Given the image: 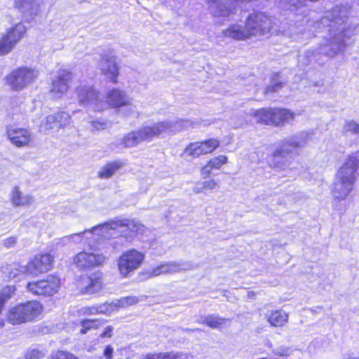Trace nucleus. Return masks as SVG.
<instances>
[{"label": "nucleus", "instance_id": "f257e3e1", "mask_svg": "<svg viewBox=\"0 0 359 359\" xmlns=\"http://www.w3.org/2000/svg\"><path fill=\"white\" fill-rule=\"evenodd\" d=\"M350 12L351 6L346 4L336 6L325 13L322 23L330 29L329 38L320 46L321 53L332 57L346 48V40L354 35V29L345 25Z\"/></svg>", "mask_w": 359, "mask_h": 359}, {"label": "nucleus", "instance_id": "f03ea898", "mask_svg": "<svg viewBox=\"0 0 359 359\" xmlns=\"http://www.w3.org/2000/svg\"><path fill=\"white\" fill-rule=\"evenodd\" d=\"M359 168V151L352 153L336 173L332 194L335 200H345L352 191Z\"/></svg>", "mask_w": 359, "mask_h": 359}, {"label": "nucleus", "instance_id": "7ed1b4c3", "mask_svg": "<svg viewBox=\"0 0 359 359\" xmlns=\"http://www.w3.org/2000/svg\"><path fill=\"white\" fill-rule=\"evenodd\" d=\"M43 306L38 301H27L11 307L6 313L7 321L20 325L35 320L43 312Z\"/></svg>", "mask_w": 359, "mask_h": 359}, {"label": "nucleus", "instance_id": "20e7f679", "mask_svg": "<svg viewBox=\"0 0 359 359\" xmlns=\"http://www.w3.org/2000/svg\"><path fill=\"white\" fill-rule=\"evenodd\" d=\"M104 225L103 228L105 233L107 234V238L110 236V231L121 228L122 229L121 236L129 243L132 242L138 234H142L146 231V227L135 219L116 218L104 223Z\"/></svg>", "mask_w": 359, "mask_h": 359}, {"label": "nucleus", "instance_id": "39448f33", "mask_svg": "<svg viewBox=\"0 0 359 359\" xmlns=\"http://www.w3.org/2000/svg\"><path fill=\"white\" fill-rule=\"evenodd\" d=\"M79 104L86 107L88 110L101 111L107 109V103L101 96V94L93 86L81 83L76 88Z\"/></svg>", "mask_w": 359, "mask_h": 359}, {"label": "nucleus", "instance_id": "423d86ee", "mask_svg": "<svg viewBox=\"0 0 359 359\" xmlns=\"http://www.w3.org/2000/svg\"><path fill=\"white\" fill-rule=\"evenodd\" d=\"M39 72L35 69L22 67L11 71L5 78V83L14 91H20L33 83Z\"/></svg>", "mask_w": 359, "mask_h": 359}, {"label": "nucleus", "instance_id": "0eeeda50", "mask_svg": "<svg viewBox=\"0 0 359 359\" xmlns=\"http://www.w3.org/2000/svg\"><path fill=\"white\" fill-rule=\"evenodd\" d=\"M61 287L58 276L48 275L45 278L27 283L26 288L32 294L44 297H50L57 294Z\"/></svg>", "mask_w": 359, "mask_h": 359}, {"label": "nucleus", "instance_id": "6e6552de", "mask_svg": "<svg viewBox=\"0 0 359 359\" xmlns=\"http://www.w3.org/2000/svg\"><path fill=\"white\" fill-rule=\"evenodd\" d=\"M144 258V254L136 249L123 252L117 259V268L120 275L123 278L130 276L141 266Z\"/></svg>", "mask_w": 359, "mask_h": 359}, {"label": "nucleus", "instance_id": "1a4fd4ad", "mask_svg": "<svg viewBox=\"0 0 359 359\" xmlns=\"http://www.w3.org/2000/svg\"><path fill=\"white\" fill-rule=\"evenodd\" d=\"M26 32L27 27L22 22L17 23L7 29L6 32L0 37V55L10 53L24 38Z\"/></svg>", "mask_w": 359, "mask_h": 359}, {"label": "nucleus", "instance_id": "9d476101", "mask_svg": "<svg viewBox=\"0 0 359 359\" xmlns=\"http://www.w3.org/2000/svg\"><path fill=\"white\" fill-rule=\"evenodd\" d=\"M109 259V256L100 252L98 250L90 248V251L83 250L74 257V263L82 269H91L103 266Z\"/></svg>", "mask_w": 359, "mask_h": 359}, {"label": "nucleus", "instance_id": "9b49d317", "mask_svg": "<svg viewBox=\"0 0 359 359\" xmlns=\"http://www.w3.org/2000/svg\"><path fill=\"white\" fill-rule=\"evenodd\" d=\"M192 126L189 120H178L177 121H163L154 123L152 126H144L149 140L161 134L180 130Z\"/></svg>", "mask_w": 359, "mask_h": 359}, {"label": "nucleus", "instance_id": "f8f14e48", "mask_svg": "<svg viewBox=\"0 0 359 359\" xmlns=\"http://www.w3.org/2000/svg\"><path fill=\"white\" fill-rule=\"evenodd\" d=\"M219 146L217 139H210L203 142H196L188 144L184 150L182 156L185 159L198 158L201 155L212 153Z\"/></svg>", "mask_w": 359, "mask_h": 359}, {"label": "nucleus", "instance_id": "ddd939ff", "mask_svg": "<svg viewBox=\"0 0 359 359\" xmlns=\"http://www.w3.org/2000/svg\"><path fill=\"white\" fill-rule=\"evenodd\" d=\"M43 0H13V7L26 22H32L39 14Z\"/></svg>", "mask_w": 359, "mask_h": 359}, {"label": "nucleus", "instance_id": "4468645a", "mask_svg": "<svg viewBox=\"0 0 359 359\" xmlns=\"http://www.w3.org/2000/svg\"><path fill=\"white\" fill-rule=\"evenodd\" d=\"M104 284L102 273H95L82 276L77 282V288L82 294H94L102 290Z\"/></svg>", "mask_w": 359, "mask_h": 359}, {"label": "nucleus", "instance_id": "2eb2a0df", "mask_svg": "<svg viewBox=\"0 0 359 359\" xmlns=\"http://www.w3.org/2000/svg\"><path fill=\"white\" fill-rule=\"evenodd\" d=\"M192 265L189 262H164L153 267L149 272L150 277L173 274L182 271L189 270Z\"/></svg>", "mask_w": 359, "mask_h": 359}, {"label": "nucleus", "instance_id": "dca6fc26", "mask_svg": "<svg viewBox=\"0 0 359 359\" xmlns=\"http://www.w3.org/2000/svg\"><path fill=\"white\" fill-rule=\"evenodd\" d=\"M308 139L309 135L305 133H299L292 135L283 140L278 145L276 151L290 156L299 149L303 147L306 144Z\"/></svg>", "mask_w": 359, "mask_h": 359}, {"label": "nucleus", "instance_id": "f3484780", "mask_svg": "<svg viewBox=\"0 0 359 359\" xmlns=\"http://www.w3.org/2000/svg\"><path fill=\"white\" fill-rule=\"evenodd\" d=\"M104 224L95 226L91 229L85 230L83 232L79 233L72 234L64 238V241L68 242H73L76 244L80 243H89L93 240H97L99 238H107V234L105 233Z\"/></svg>", "mask_w": 359, "mask_h": 359}, {"label": "nucleus", "instance_id": "a211bd4d", "mask_svg": "<svg viewBox=\"0 0 359 359\" xmlns=\"http://www.w3.org/2000/svg\"><path fill=\"white\" fill-rule=\"evenodd\" d=\"M72 79V73L67 69H60L52 81L50 95L53 99L61 98L69 89V81Z\"/></svg>", "mask_w": 359, "mask_h": 359}, {"label": "nucleus", "instance_id": "6ab92c4d", "mask_svg": "<svg viewBox=\"0 0 359 359\" xmlns=\"http://www.w3.org/2000/svg\"><path fill=\"white\" fill-rule=\"evenodd\" d=\"M53 260L54 257L48 253L36 255L27 264L26 271L34 276L46 273L51 269Z\"/></svg>", "mask_w": 359, "mask_h": 359}, {"label": "nucleus", "instance_id": "aec40b11", "mask_svg": "<svg viewBox=\"0 0 359 359\" xmlns=\"http://www.w3.org/2000/svg\"><path fill=\"white\" fill-rule=\"evenodd\" d=\"M254 17L248 18L245 25L235 24L231 25L224 31L226 36L231 37L236 40H247L252 38V34L257 32L255 27H251Z\"/></svg>", "mask_w": 359, "mask_h": 359}, {"label": "nucleus", "instance_id": "412c9836", "mask_svg": "<svg viewBox=\"0 0 359 359\" xmlns=\"http://www.w3.org/2000/svg\"><path fill=\"white\" fill-rule=\"evenodd\" d=\"M100 68L102 73L113 83L117 82L118 76V67L116 61V57L112 53L103 55L100 62Z\"/></svg>", "mask_w": 359, "mask_h": 359}, {"label": "nucleus", "instance_id": "4be33fe9", "mask_svg": "<svg viewBox=\"0 0 359 359\" xmlns=\"http://www.w3.org/2000/svg\"><path fill=\"white\" fill-rule=\"evenodd\" d=\"M7 135L12 144L17 147H26L32 140V133L27 129L14 126L8 127Z\"/></svg>", "mask_w": 359, "mask_h": 359}, {"label": "nucleus", "instance_id": "5701e85b", "mask_svg": "<svg viewBox=\"0 0 359 359\" xmlns=\"http://www.w3.org/2000/svg\"><path fill=\"white\" fill-rule=\"evenodd\" d=\"M138 302V299L134 296H128L116 299L110 303L104 302L97 304L98 314H107L113 312L119 308H125L134 305Z\"/></svg>", "mask_w": 359, "mask_h": 359}, {"label": "nucleus", "instance_id": "b1692460", "mask_svg": "<svg viewBox=\"0 0 359 359\" xmlns=\"http://www.w3.org/2000/svg\"><path fill=\"white\" fill-rule=\"evenodd\" d=\"M252 17H254V20L252 21L251 27L257 29V32L252 34V37L262 36L270 32L272 27V22L269 17L263 13H257L251 14L248 18Z\"/></svg>", "mask_w": 359, "mask_h": 359}, {"label": "nucleus", "instance_id": "393cba45", "mask_svg": "<svg viewBox=\"0 0 359 359\" xmlns=\"http://www.w3.org/2000/svg\"><path fill=\"white\" fill-rule=\"evenodd\" d=\"M107 107L110 106L114 108H120L124 106L130 105L131 99L126 93L118 88L109 90L106 94Z\"/></svg>", "mask_w": 359, "mask_h": 359}, {"label": "nucleus", "instance_id": "a878e982", "mask_svg": "<svg viewBox=\"0 0 359 359\" xmlns=\"http://www.w3.org/2000/svg\"><path fill=\"white\" fill-rule=\"evenodd\" d=\"M292 163V158L291 156H287L276 150L268 157L269 166L278 171H285L290 169Z\"/></svg>", "mask_w": 359, "mask_h": 359}, {"label": "nucleus", "instance_id": "bb28decb", "mask_svg": "<svg viewBox=\"0 0 359 359\" xmlns=\"http://www.w3.org/2000/svg\"><path fill=\"white\" fill-rule=\"evenodd\" d=\"M147 140H149L144 129V126H142L139 129L126 135L121 139V144L124 147H134L142 142Z\"/></svg>", "mask_w": 359, "mask_h": 359}, {"label": "nucleus", "instance_id": "cd10ccee", "mask_svg": "<svg viewBox=\"0 0 359 359\" xmlns=\"http://www.w3.org/2000/svg\"><path fill=\"white\" fill-rule=\"evenodd\" d=\"M10 201L13 206H29L33 203V197L29 194H23L18 186L12 188L10 193Z\"/></svg>", "mask_w": 359, "mask_h": 359}, {"label": "nucleus", "instance_id": "c85d7f7f", "mask_svg": "<svg viewBox=\"0 0 359 359\" xmlns=\"http://www.w3.org/2000/svg\"><path fill=\"white\" fill-rule=\"evenodd\" d=\"M231 0H207L209 8L214 15L228 16L231 13Z\"/></svg>", "mask_w": 359, "mask_h": 359}, {"label": "nucleus", "instance_id": "c756f323", "mask_svg": "<svg viewBox=\"0 0 359 359\" xmlns=\"http://www.w3.org/2000/svg\"><path fill=\"white\" fill-rule=\"evenodd\" d=\"M248 114L254 116L257 123L273 126V109L272 108L251 109Z\"/></svg>", "mask_w": 359, "mask_h": 359}, {"label": "nucleus", "instance_id": "7c9ffc66", "mask_svg": "<svg viewBox=\"0 0 359 359\" xmlns=\"http://www.w3.org/2000/svg\"><path fill=\"white\" fill-rule=\"evenodd\" d=\"M126 165L122 160H116L104 164L98 171L97 176L100 179H109L112 177L116 171Z\"/></svg>", "mask_w": 359, "mask_h": 359}, {"label": "nucleus", "instance_id": "2f4dec72", "mask_svg": "<svg viewBox=\"0 0 359 359\" xmlns=\"http://www.w3.org/2000/svg\"><path fill=\"white\" fill-rule=\"evenodd\" d=\"M273 126H280L285 123H290L295 117L296 114L287 109H273Z\"/></svg>", "mask_w": 359, "mask_h": 359}, {"label": "nucleus", "instance_id": "473e14b6", "mask_svg": "<svg viewBox=\"0 0 359 359\" xmlns=\"http://www.w3.org/2000/svg\"><path fill=\"white\" fill-rule=\"evenodd\" d=\"M266 317L267 321L273 327H282L288 321V315L282 310L271 311Z\"/></svg>", "mask_w": 359, "mask_h": 359}, {"label": "nucleus", "instance_id": "72a5a7b5", "mask_svg": "<svg viewBox=\"0 0 359 359\" xmlns=\"http://www.w3.org/2000/svg\"><path fill=\"white\" fill-rule=\"evenodd\" d=\"M182 356L181 352H147L139 356V359H179Z\"/></svg>", "mask_w": 359, "mask_h": 359}, {"label": "nucleus", "instance_id": "f704fd0d", "mask_svg": "<svg viewBox=\"0 0 359 359\" xmlns=\"http://www.w3.org/2000/svg\"><path fill=\"white\" fill-rule=\"evenodd\" d=\"M40 130L44 133H49L53 130H57V116L54 114L46 116L41 121Z\"/></svg>", "mask_w": 359, "mask_h": 359}, {"label": "nucleus", "instance_id": "c9c22d12", "mask_svg": "<svg viewBox=\"0 0 359 359\" xmlns=\"http://www.w3.org/2000/svg\"><path fill=\"white\" fill-rule=\"evenodd\" d=\"M226 319L221 318L218 316L208 315L203 318L200 322L203 324H205L211 328H219L222 325L226 323Z\"/></svg>", "mask_w": 359, "mask_h": 359}, {"label": "nucleus", "instance_id": "e433bc0d", "mask_svg": "<svg viewBox=\"0 0 359 359\" xmlns=\"http://www.w3.org/2000/svg\"><path fill=\"white\" fill-rule=\"evenodd\" d=\"M219 185L215 180H208L203 182H198L194 188V191L196 194L205 192L208 190H217Z\"/></svg>", "mask_w": 359, "mask_h": 359}, {"label": "nucleus", "instance_id": "4c0bfd02", "mask_svg": "<svg viewBox=\"0 0 359 359\" xmlns=\"http://www.w3.org/2000/svg\"><path fill=\"white\" fill-rule=\"evenodd\" d=\"M15 291L16 288L14 285L6 286L0 291V314L5 304L12 297Z\"/></svg>", "mask_w": 359, "mask_h": 359}, {"label": "nucleus", "instance_id": "58836bf2", "mask_svg": "<svg viewBox=\"0 0 359 359\" xmlns=\"http://www.w3.org/2000/svg\"><path fill=\"white\" fill-rule=\"evenodd\" d=\"M25 271H26V267L21 266L18 263H13L4 268V273L9 279H13Z\"/></svg>", "mask_w": 359, "mask_h": 359}, {"label": "nucleus", "instance_id": "ea45409f", "mask_svg": "<svg viewBox=\"0 0 359 359\" xmlns=\"http://www.w3.org/2000/svg\"><path fill=\"white\" fill-rule=\"evenodd\" d=\"M104 323V321L103 320H84L81 322L82 328L80 332L81 334H85L88 330L97 328Z\"/></svg>", "mask_w": 359, "mask_h": 359}, {"label": "nucleus", "instance_id": "a19ab883", "mask_svg": "<svg viewBox=\"0 0 359 359\" xmlns=\"http://www.w3.org/2000/svg\"><path fill=\"white\" fill-rule=\"evenodd\" d=\"M57 116V128L65 127L70 123L71 117L68 113L65 111H60L55 114Z\"/></svg>", "mask_w": 359, "mask_h": 359}, {"label": "nucleus", "instance_id": "79ce46f5", "mask_svg": "<svg viewBox=\"0 0 359 359\" xmlns=\"http://www.w3.org/2000/svg\"><path fill=\"white\" fill-rule=\"evenodd\" d=\"M282 88V82L280 80L279 75H276L271 84L268 86L265 89V93H271L278 91Z\"/></svg>", "mask_w": 359, "mask_h": 359}, {"label": "nucleus", "instance_id": "37998d69", "mask_svg": "<svg viewBox=\"0 0 359 359\" xmlns=\"http://www.w3.org/2000/svg\"><path fill=\"white\" fill-rule=\"evenodd\" d=\"M227 156L224 155H219L210 160V164L215 169H219L223 165L227 162Z\"/></svg>", "mask_w": 359, "mask_h": 359}, {"label": "nucleus", "instance_id": "c03bdc74", "mask_svg": "<svg viewBox=\"0 0 359 359\" xmlns=\"http://www.w3.org/2000/svg\"><path fill=\"white\" fill-rule=\"evenodd\" d=\"M48 359H78L75 355L66 351H57L53 353Z\"/></svg>", "mask_w": 359, "mask_h": 359}, {"label": "nucleus", "instance_id": "a18cd8bd", "mask_svg": "<svg viewBox=\"0 0 359 359\" xmlns=\"http://www.w3.org/2000/svg\"><path fill=\"white\" fill-rule=\"evenodd\" d=\"M344 130L354 135H359V123L354 121H346L344 126Z\"/></svg>", "mask_w": 359, "mask_h": 359}, {"label": "nucleus", "instance_id": "49530a36", "mask_svg": "<svg viewBox=\"0 0 359 359\" xmlns=\"http://www.w3.org/2000/svg\"><path fill=\"white\" fill-rule=\"evenodd\" d=\"M45 355V353L43 351L32 349L29 351L26 354L27 359H40L43 358Z\"/></svg>", "mask_w": 359, "mask_h": 359}, {"label": "nucleus", "instance_id": "de8ad7c7", "mask_svg": "<svg viewBox=\"0 0 359 359\" xmlns=\"http://www.w3.org/2000/svg\"><path fill=\"white\" fill-rule=\"evenodd\" d=\"M91 125L93 129L97 131L106 129L108 126L107 122L103 120L92 121Z\"/></svg>", "mask_w": 359, "mask_h": 359}, {"label": "nucleus", "instance_id": "09e8293b", "mask_svg": "<svg viewBox=\"0 0 359 359\" xmlns=\"http://www.w3.org/2000/svg\"><path fill=\"white\" fill-rule=\"evenodd\" d=\"M215 168L213 166L210 164V161L207 163L205 165H204L201 170V174L203 179L207 178L210 174L211 173L212 170Z\"/></svg>", "mask_w": 359, "mask_h": 359}, {"label": "nucleus", "instance_id": "8fccbe9b", "mask_svg": "<svg viewBox=\"0 0 359 359\" xmlns=\"http://www.w3.org/2000/svg\"><path fill=\"white\" fill-rule=\"evenodd\" d=\"M81 312L83 315H95V314H98L97 306V305H94V306H85V307H83L81 309Z\"/></svg>", "mask_w": 359, "mask_h": 359}, {"label": "nucleus", "instance_id": "3c124183", "mask_svg": "<svg viewBox=\"0 0 359 359\" xmlns=\"http://www.w3.org/2000/svg\"><path fill=\"white\" fill-rule=\"evenodd\" d=\"M342 359H359V350L353 351L350 350L347 353H344L342 356Z\"/></svg>", "mask_w": 359, "mask_h": 359}, {"label": "nucleus", "instance_id": "603ef678", "mask_svg": "<svg viewBox=\"0 0 359 359\" xmlns=\"http://www.w3.org/2000/svg\"><path fill=\"white\" fill-rule=\"evenodd\" d=\"M291 350L288 347H278L275 351V353L276 355H278L280 356H284V355H289L291 354Z\"/></svg>", "mask_w": 359, "mask_h": 359}, {"label": "nucleus", "instance_id": "864d4df0", "mask_svg": "<svg viewBox=\"0 0 359 359\" xmlns=\"http://www.w3.org/2000/svg\"><path fill=\"white\" fill-rule=\"evenodd\" d=\"M286 3L287 4H289L288 9H291V6H294V8H299L302 6V3L301 0H281V3L284 4Z\"/></svg>", "mask_w": 359, "mask_h": 359}, {"label": "nucleus", "instance_id": "5fc2aeb1", "mask_svg": "<svg viewBox=\"0 0 359 359\" xmlns=\"http://www.w3.org/2000/svg\"><path fill=\"white\" fill-rule=\"evenodd\" d=\"M17 243V238L15 237H8L3 241V245L9 248L15 246Z\"/></svg>", "mask_w": 359, "mask_h": 359}, {"label": "nucleus", "instance_id": "6e6d98bb", "mask_svg": "<svg viewBox=\"0 0 359 359\" xmlns=\"http://www.w3.org/2000/svg\"><path fill=\"white\" fill-rule=\"evenodd\" d=\"M113 327L107 326L105 327L104 332L101 334L102 337H111L112 336Z\"/></svg>", "mask_w": 359, "mask_h": 359}, {"label": "nucleus", "instance_id": "4d7b16f0", "mask_svg": "<svg viewBox=\"0 0 359 359\" xmlns=\"http://www.w3.org/2000/svg\"><path fill=\"white\" fill-rule=\"evenodd\" d=\"M114 349L111 346H107L104 351V355L107 358V359H111L112 354H113Z\"/></svg>", "mask_w": 359, "mask_h": 359}, {"label": "nucleus", "instance_id": "13d9d810", "mask_svg": "<svg viewBox=\"0 0 359 359\" xmlns=\"http://www.w3.org/2000/svg\"><path fill=\"white\" fill-rule=\"evenodd\" d=\"M5 325L4 320L3 319H0V328L4 327Z\"/></svg>", "mask_w": 359, "mask_h": 359}]
</instances>
